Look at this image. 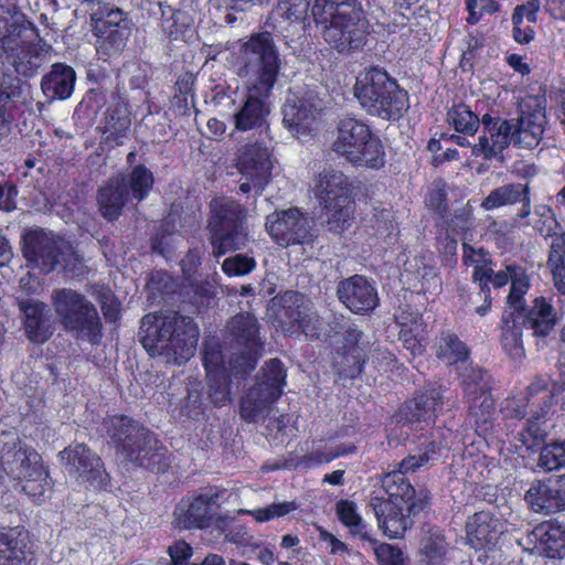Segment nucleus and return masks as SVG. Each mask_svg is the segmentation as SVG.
<instances>
[{
  "label": "nucleus",
  "instance_id": "79ce46f5",
  "mask_svg": "<svg viewBox=\"0 0 565 565\" xmlns=\"http://www.w3.org/2000/svg\"><path fill=\"white\" fill-rule=\"evenodd\" d=\"M448 543L439 529H430L420 541L418 565H446Z\"/></svg>",
  "mask_w": 565,
  "mask_h": 565
},
{
  "label": "nucleus",
  "instance_id": "473e14b6",
  "mask_svg": "<svg viewBox=\"0 0 565 565\" xmlns=\"http://www.w3.org/2000/svg\"><path fill=\"white\" fill-rule=\"evenodd\" d=\"M521 204L515 217L520 221L527 218L532 212L531 188L529 183H507L490 191L480 206L492 211L507 205Z\"/></svg>",
  "mask_w": 565,
  "mask_h": 565
},
{
  "label": "nucleus",
  "instance_id": "6e6d98bb",
  "mask_svg": "<svg viewBox=\"0 0 565 565\" xmlns=\"http://www.w3.org/2000/svg\"><path fill=\"white\" fill-rule=\"evenodd\" d=\"M534 213L537 216L535 228L541 236L548 238L557 234V231L561 228V224L558 223L552 206L539 204L534 207Z\"/></svg>",
  "mask_w": 565,
  "mask_h": 565
},
{
  "label": "nucleus",
  "instance_id": "7c9ffc66",
  "mask_svg": "<svg viewBox=\"0 0 565 565\" xmlns=\"http://www.w3.org/2000/svg\"><path fill=\"white\" fill-rule=\"evenodd\" d=\"M467 543L476 551L492 550L504 532L502 521L490 511H478L466 522Z\"/></svg>",
  "mask_w": 565,
  "mask_h": 565
},
{
  "label": "nucleus",
  "instance_id": "a19ab883",
  "mask_svg": "<svg viewBox=\"0 0 565 565\" xmlns=\"http://www.w3.org/2000/svg\"><path fill=\"white\" fill-rule=\"evenodd\" d=\"M458 381L462 390V401L492 394V376L478 365L462 367L458 373Z\"/></svg>",
  "mask_w": 565,
  "mask_h": 565
},
{
  "label": "nucleus",
  "instance_id": "c9c22d12",
  "mask_svg": "<svg viewBox=\"0 0 565 565\" xmlns=\"http://www.w3.org/2000/svg\"><path fill=\"white\" fill-rule=\"evenodd\" d=\"M467 411V420L475 433L487 439L493 435L495 427L497 402L492 394L462 401Z\"/></svg>",
  "mask_w": 565,
  "mask_h": 565
},
{
  "label": "nucleus",
  "instance_id": "1a4fd4ad",
  "mask_svg": "<svg viewBox=\"0 0 565 565\" xmlns=\"http://www.w3.org/2000/svg\"><path fill=\"white\" fill-rule=\"evenodd\" d=\"M247 209L237 200L222 196L210 203L209 241L214 257L244 248L248 242Z\"/></svg>",
  "mask_w": 565,
  "mask_h": 565
},
{
  "label": "nucleus",
  "instance_id": "412c9836",
  "mask_svg": "<svg viewBox=\"0 0 565 565\" xmlns=\"http://www.w3.org/2000/svg\"><path fill=\"white\" fill-rule=\"evenodd\" d=\"M266 231L281 247L311 245L317 238L308 218L298 207L276 211L266 217Z\"/></svg>",
  "mask_w": 565,
  "mask_h": 565
},
{
  "label": "nucleus",
  "instance_id": "72a5a7b5",
  "mask_svg": "<svg viewBox=\"0 0 565 565\" xmlns=\"http://www.w3.org/2000/svg\"><path fill=\"white\" fill-rule=\"evenodd\" d=\"M522 326L536 338L550 335L558 322L557 311L545 297H536L530 307L516 316Z\"/></svg>",
  "mask_w": 565,
  "mask_h": 565
},
{
  "label": "nucleus",
  "instance_id": "a211bd4d",
  "mask_svg": "<svg viewBox=\"0 0 565 565\" xmlns=\"http://www.w3.org/2000/svg\"><path fill=\"white\" fill-rule=\"evenodd\" d=\"M273 323L285 335L299 338L316 330L310 301L296 290L279 292L270 299Z\"/></svg>",
  "mask_w": 565,
  "mask_h": 565
},
{
  "label": "nucleus",
  "instance_id": "864d4df0",
  "mask_svg": "<svg viewBox=\"0 0 565 565\" xmlns=\"http://www.w3.org/2000/svg\"><path fill=\"white\" fill-rule=\"evenodd\" d=\"M539 465L546 471L565 467V440L546 444L541 449Z\"/></svg>",
  "mask_w": 565,
  "mask_h": 565
},
{
  "label": "nucleus",
  "instance_id": "c85d7f7f",
  "mask_svg": "<svg viewBox=\"0 0 565 565\" xmlns=\"http://www.w3.org/2000/svg\"><path fill=\"white\" fill-rule=\"evenodd\" d=\"M0 565H38L34 542L23 525L0 526Z\"/></svg>",
  "mask_w": 565,
  "mask_h": 565
},
{
  "label": "nucleus",
  "instance_id": "f3484780",
  "mask_svg": "<svg viewBox=\"0 0 565 565\" xmlns=\"http://www.w3.org/2000/svg\"><path fill=\"white\" fill-rule=\"evenodd\" d=\"M225 339L231 347L239 349L233 361L237 364L235 369L254 371L265 347L262 326L256 316L242 311L231 317L225 326Z\"/></svg>",
  "mask_w": 565,
  "mask_h": 565
},
{
  "label": "nucleus",
  "instance_id": "f257e3e1",
  "mask_svg": "<svg viewBox=\"0 0 565 565\" xmlns=\"http://www.w3.org/2000/svg\"><path fill=\"white\" fill-rule=\"evenodd\" d=\"M433 438L425 437L420 441L418 454L408 455L399 463L396 470L386 473L382 480V487L387 498L373 495L370 499L379 527L390 539H398L413 526L414 519L423 512H428L431 495L428 489H416L406 477L420 467L434 460L441 448L449 449Z\"/></svg>",
  "mask_w": 565,
  "mask_h": 565
},
{
  "label": "nucleus",
  "instance_id": "6ab92c4d",
  "mask_svg": "<svg viewBox=\"0 0 565 565\" xmlns=\"http://www.w3.org/2000/svg\"><path fill=\"white\" fill-rule=\"evenodd\" d=\"M556 386L555 382L544 376H536L527 385L531 416L520 433V440L529 449L540 447L545 440V418L557 404Z\"/></svg>",
  "mask_w": 565,
  "mask_h": 565
},
{
  "label": "nucleus",
  "instance_id": "680f3d73",
  "mask_svg": "<svg viewBox=\"0 0 565 565\" xmlns=\"http://www.w3.org/2000/svg\"><path fill=\"white\" fill-rule=\"evenodd\" d=\"M374 546V555L377 562V565H405V558L403 551L390 543H377L375 540L371 539Z\"/></svg>",
  "mask_w": 565,
  "mask_h": 565
},
{
  "label": "nucleus",
  "instance_id": "b1692460",
  "mask_svg": "<svg viewBox=\"0 0 565 565\" xmlns=\"http://www.w3.org/2000/svg\"><path fill=\"white\" fill-rule=\"evenodd\" d=\"M444 387L428 383L416 390L398 409L399 420L406 424H434L444 404Z\"/></svg>",
  "mask_w": 565,
  "mask_h": 565
},
{
  "label": "nucleus",
  "instance_id": "3c124183",
  "mask_svg": "<svg viewBox=\"0 0 565 565\" xmlns=\"http://www.w3.org/2000/svg\"><path fill=\"white\" fill-rule=\"evenodd\" d=\"M512 270H514V273L516 271L518 274L511 280L507 303L512 309L511 312L518 316L519 313H522V311H524L527 307L525 305L524 296L530 289V279L523 267L513 268Z\"/></svg>",
  "mask_w": 565,
  "mask_h": 565
},
{
  "label": "nucleus",
  "instance_id": "0eeeda50",
  "mask_svg": "<svg viewBox=\"0 0 565 565\" xmlns=\"http://www.w3.org/2000/svg\"><path fill=\"white\" fill-rule=\"evenodd\" d=\"M354 96L369 115L387 121H398L409 109L408 92L377 66L358 77Z\"/></svg>",
  "mask_w": 565,
  "mask_h": 565
},
{
  "label": "nucleus",
  "instance_id": "09e8293b",
  "mask_svg": "<svg viewBox=\"0 0 565 565\" xmlns=\"http://www.w3.org/2000/svg\"><path fill=\"white\" fill-rule=\"evenodd\" d=\"M447 234L455 235L466 239L473 230V207L467 203L460 209L447 212L446 216L440 218Z\"/></svg>",
  "mask_w": 565,
  "mask_h": 565
},
{
  "label": "nucleus",
  "instance_id": "2eb2a0df",
  "mask_svg": "<svg viewBox=\"0 0 565 565\" xmlns=\"http://www.w3.org/2000/svg\"><path fill=\"white\" fill-rule=\"evenodd\" d=\"M90 26L96 54L106 62L122 54L134 23L129 13L120 8H100L90 14Z\"/></svg>",
  "mask_w": 565,
  "mask_h": 565
},
{
  "label": "nucleus",
  "instance_id": "9d476101",
  "mask_svg": "<svg viewBox=\"0 0 565 565\" xmlns=\"http://www.w3.org/2000/svg\"><path fill=\"white\" fill-rule=\"evenodd\" d=\"M315 198L330 232L341 234L353 218L355 200L350 179L340 170L323 169L316 177Z\"/></svg>",
  "mask_w": 565,
  "mask_h": 565
},
{
  "label": "nucleus",
  "instance_id": "7ed1b4c3",
  "mask_svg": "<svg viewBox=\"0 0 565 565\" xmlns=\"http://www.w3.org/2000/svg\"><path fill=\"white\" fill-rule=\"evenodd\" d=\"M100 436L117 457L154 473L170 468L162 441L142 423L125 414L107 415L100 423Z\"/></svg>",
  "mask_w": 565,
  "mask_h": 565
},
{
  "label": "nucleus",
  "instance_id": "e433bc0d",
  "mask_svg": "<svg viewBox=\"0 0 565 565\" xmlns=\"http://www.w3.org/2000/svg\"><path fill=\"white\" fill-rule=\"evenodd\" d=\"M96 199L102 216L108 222L117 221L130 199L125 179H110L98 189Z\"/></svg>",
  "mask_w": 565,
  "mask_h": 565
},
{
  "label": "nucleus",
  "instance_id": "de8ad7c7",
  "mask_svg": "<svg viewBox=\"0 0 565 565\" xmlns=\"http://www.w3.org/2000/svg\"><path fill=\"white\" fill-rule=\"evenodd\" d=\"M544 126L533 116L521 117L514 125L513 145L518 148L535 149L542 141Z\"/></svg>",
  "mask_w": 565,
  "mask_h": 565
},
{
  "label": "nucleus",
  "instance_id": "393cba45",
  "mask_svg": "<svg viewBox=\"0 0 565 565\" xmlns=\"http://www.w3.org/2000/svg\"><path fill=\"white\" fill-rule=\"evenodd\" d=\"M269 149L263 143L247 142L236 153L238 172L256 186V196L263 194L271 179L273 162Z\"/></svg>",
  "mask_w": 565,
  "mask_h": 565
},
{
  "label": "nucleus",
  "instance_id": "bb28decb",
  "mask_svg": "<svg viewBox=\"0 0 565 565\" xmlns=\"http://www.w3.org/2000/svg\"><path fill=\"white\" fill-rule=\"evenodd\" d=\"M222 491L199 493L193 497L182 498L174 510L173 524L180 530H203L212 524V507L221 498Z\"/></svg>",
  "mask_w": 565,
  "mask_h": 565
},
{
  "label": "nucleus",
  "instance_id": "c03bdc74",
  "mask_svg": "<svg viewBox=\"0 0 565 565\" xmlns=\"http://www.w3.org/2000/svg\"><path fill=\"white\" fill-rule=\"evenodd\" d=\"M446 121L457 134L471 137L481 125V118L462 102L455 103L447 110Z\"/></svg>",
  "mask_w": 565,
  "mask_h": 565
},
{
  "label": "nucleus",
  "instance_id": "ddd939ff",
  "mask_svg": "<svg viewBox=\"0 0 565 565\" xmlns=\"http://www.w3.org/2000/svg\"><path fill=\"white\" fill-rule=\"evenodd\" d=\"M287 370L284 363L277 359H269L262 366L255 384L242 397L239 413L247 423H254L257 418L276 403L284 393L286 386Z\"/></svg>",
  "mask_w": 565,
  "mask_h": 565
},
{
  "label": "nucleus",
  "instance_id": "e2e57ef3",
  "mask_svg": "<svg viewBox=\"0 0 565 565\" xmlns=\"http://www.w3.org/2000/svg\"><path fill=\"white\" fill-rule=\"evenodd\" d=\"M309 6V0H279L277 11L290 22H302Z\"/></svg>",
  "mask_w": 565,
  "mask_h": 565
},
{
  "label": "nucleus",
  "instance_id": "2f4dec72",
  "mask_svg": "<svg viewBox=\"0 0 565 565\" xmlns=\"http://www.w3.org/2000/svg\"><path fill=\"white\" fill-rule=\"evenodd\" d=\"M533 548L544 557H565V524L556 519L544 521L533 527L527 535Z\"/></svg>",
  "mask_w": 565,
  "mask_h": 565
},
{
  "label": "nucleus",
  "instance_id": "13d9d810",
  "mask_svg": "<svg viewBox=\"0 0 565 565\" xmlns=\"http://www.w3.org/2000/svg\"><path fill=\"white\" fill-rule=\"evenodd\" d=\"M356 451V447L354 445H351L345 450L331 452V451H322V450H316L308 452L299 458V460L294 465L295 468L302 467L305 469H311L315 467H319L323 463H329L335 458H339L341 456H344L347 454H352Z\"/></svg>",
  "mask_w": 565,
  "mask_h": 565
},
{
  "label": "nucleus",
  "instance_id": "a18cd8bd",
  "mask_svg": "<svg viewBox=\"0 0 565 565\" xmlns=\"http://www.w3.org/2000/svg\"><path fill=\"white\" fill-rule=\"evenodd\" d=\"M501 344L507 354L511 358H520L524 354L522 341V321L519 323L515 315L510 312L501 319Z\"/></svg>",
  "mask_w": 565,
  "mask_h": 565
},
{
  "label": "nucleus",
  "instance_id": "58836bf2",
  "mask_svg": "<svg viewBox=\"0 0 565 565\" xmlns=\"http://www.w3.org/2000/svg\"><path fill=\"white\" fill-rule=\"evenodd\" d=\"M76 82V73L70 65L55 63L51 71L43 76L41 88L46 97L61 100L71 97Z\"/></svg>",
  "mask_w": 565,
  "mask_h": 565
},
{
  "label": "nucleus",
  "instance_id": "774afa93",
  "mask_svg": "<svg viewBox=\"0 0 565 565\" xmlns=\"http://www.w3.org/2000/svg\"><path fill=\"white\" fill-rule=\"evenodd\" d=\"M427 207L439 218L448 212V194L445 188L431 189L426 196Z\"/></svg>",
  "mask_w": 565,
  "mask_h": 565
},
{
  "label": "nucleus",
  "instance_id": "a878e982",
  "mask_svg": "<svg viewBox=\"0 0 565 565\" xmlns=\"http://www.w3.org/2000/svg\"><path fill=\"white\" fill-rule=\"evenodd\" d=\"M481 125L483 134L472 146L471 153L486 160L502 158L503 151L513 143L514 125L508 119L490 114L482 116Z\"/></svg>",
  "mask_w": 565,
  "mask_h": 565
},
{
  "label": "nucleus",
  "instance_id": "aec40b11",
  "mask_svg": "<svg viewBox=\"0 0 565 565\" xmlns=\"http://www.w3.org/2000/svg\"><path fill=\"white\" fill-rule=\"evenodd\" d=\"M60 461L75 480L95 491H106L110 487V475L100 456L86 444L76 443L58 452Z\"/></svg>",
  "mask_w": 565,
  "mask_h": 565
},
{
  "label": "nucleus",
  "instance_id": "4468645a",
  "mask_svg": "<svg viewBox=\"0 0 565 565\" xmlns=\"http://www.w3.org/2000/svg\"><path fill=\"white\" fill-rule=\"evenodd\" d=\"M235 352L226 354L223 344L215 338L202 343V363L206 373L209 396L215 406L225 405L231 401L232 379H244L250 372L235 369Z\"/></svg>",
  "mask_w": 565,
  "mask_h": 565
},
{
  "label": "nucleus",
  "instance_id": "39448f33",
  "mask_svg": "<svg viewBox=\"0 0 565 565\" xmlns=\"http://www.w3.org/2000/svg\"><path fill=\"white\" fill-rule=\"evenodd\" d=\"M139 338L150 355L173 358L181 364L194 353L199 328L193 318L178 311L150 312L141 319Z\"/></svg>",
  "mask_w": 565,
  "mask_h": 565
},
{
  "label": "nucleus",
  "instance_id": "ea45409f",
  "mask_svg": "<svg viewBox=\"0 0 565 565\" xmlns=\"http://www.w3.org/2000/svg\"><path fill=\"white\" fill-rule=\"evenodd\" d=\"M284 122L298 134L310 130L321 114V108L311 98H299L292 104H286L282 108Z\"/></svg>",
  "mask_w": 565,
  "mask_h": 565
},
{
  "label": "nucleus",
  "instance_id": "bf43d9fd",
  "mask_svg": "<svg viewBox=\"0 0 565 565\" xmlns=\"http://www.w3.org/2000/svg\"><path fill=\"white\" fill-rule=\"evenodd\" d=\"M256 268V260L244 254L227 257L222 264L223 273L228 277H239L252 273Z\"/></svg>",
  "mask_w": 565,
  "mask_h": 565
},
{
  "label": "nucleus",
  "instance_id": "8fccbe9b",
  "mask_svg": "<svg viewBox=\"0 0 565 565\" xmlns=\"http://www.w3.org/2000/svg\"><path fill=\"white\" fill-rule=\"evenodd\" d=\"M335 513L339 521L347 526L353 535L359 536L363 541H371V536L366 531L367 526L358 513L354 501L340 499L335 503Z\"/></svg>",
  "mask_w": 565,
  "mask_h": 565
},
{
  "label": "nucleus",
  "instance_id": "37998d69",
  "mask_svg": "<svg viewBox=\"0 0 565 565\" xmlns=\"http://www.w3.org/2000/svg\"><path fill=\"white\" fill-rule=\"evenodd\" d=\"M436 356L448 365H455L469 360L470 350L455 332L444 330L437 342Z\"/></svg>",
  "mask_w": 565,
  "mask_h": 565
},
{
  "label": "nucleus",
  "instance_id": "9b49d317",
  "mask_svg": "<svg viewBox=\"0 0 565 565\" xmlns=\"http://www.w3.org/2000/svg\"><path fill=\"white\" fill-rule=\"evenodd\" d=\"M52 305L65 330L93 345L100 343L104 326L96 306L85 295L72 288H57L52 292Z\"/></svg>",
  "mask_w": 565,
  "mask_h": 565
},
{
  "label": "nucleus",
  "instance_id": "4c0bfd02",
  "mask_svg": "<svg viewBox=\"0 0 565 565\" xmlns=\"http://www.w3.org/2000/svg\"><path fill=\"white\" fill-rule=\"evenodd\" d=\"M557 493L555 479L536 480L531 483L524 499L535 513L552 514L563 511Z\"/></svg>",
  "mask_w": 565,
  "mask_h": 565
},
{
  "label": "nucleus",
  "instance_id": "c756f323",
  "mask_svg": "<svg viewBox=\"0 0 565 565\" xmlns=\"http://www.w3.org/2000/svg\"><path fill=\"white\" fill-rule=\"evenodd\" d=\"M18 306L26 339L33 344L47 342L55 331L47 306L40 300L30 299L20 300Z\"/></svg>",
  "mask_w": 565,
  "mask_h": 565
},
{
  "label": "nucleus",
  "instance_id": "20e7f679",
  "mask_svg": "<svg viewBox=\"0 0 565 565\" xmlns=\"http://www.w3.org/2000/svg\"><path fill=\"white\" fill-rule=\"evenodd\" d=\"M313 20L323 40L339 54L363 50L370 33L365 11L358 0H315Z\"/></svg>",
  "mask_w": 565,
  "mask_h": 565
},
{
  "label": "nucleus",
  "instance_id": "f704fd0d",
  "mask_svg": "<svg viewBox=\"0 0 565 565\" xmlns=\"http://www.w3.org/2000/svg\"><path fill=\"white\" fill-rule=\"evenodd\" d=\"M396 323L399 327L398 339L403 348L414 358L423 355L428 343L427 323L423 316L418 312L403 311L396 317Z\"/></svg>",
  "mask_w": 565,
  "mask_h": 565
},
{
  "label": "nucleus",
  "instance_id": "f03ea898",
  "mask_svg": "<svg viewBox=\"0 0 565 565\" xmlns=\"http://www.w3.org/2000/svg\"><path fill=\"white\" fill-rule=\"evenodd\" d=\"M235 65L237 75L253 77L254 84L233 115L234 127L242 132L259 129L268 121L270 107L266 99L270 96L281 70V58L271 32L252 33L243 41Z\"/></svg>",
  "mask_w": 565,
  "mask_h": 565
},
{
  "label": "nucleus",
  "instance_id": "5701e85b",
  "mask_svg": "<svg viewBox=\"0 0 565 565\" xmlns=\"http://www.w3.org/2000/svg\"><path fill=\"white\" fill-rule=\"evenodd\" d=\"M131 111L128 99L119 92L110 95V100L99 120L97 130L102 134L103 150H113L124 143L131 126Z\"/></svg>",
  "mask_w": 565,
  "mask_h": 565
},
{
  "label": "nucleus",
  "instance_id": "423d86ee",
  "mask_svg": "<svg viewBox=\"0 0 565 565\" xmlns=\"http://www.w3.org/2000/svg\"><path fill=\"white\" fill-rule=\"evenodd\" d=\"M20 250L26 266L43 275H50L58 268L70 275L83 273V255L71 241L51 230L41 226L24 228Z\"/></svg>",
  "mask_w": 565,
  "mask_h": 565
},
{
  "label": "nucleus",
  "instance_id": "338daca9",
  "mask_svg": "<svg viewBox=\"0 0 565 565\" xmlns=\"http://www.w3.org/2000/svg\"><path fill=\"white\" fill-rule=\"evenodd\" d=\"M527 407H530L527 394L524 397L513 396L504 401L502 413L505 419L521 420L525 418L527 414Z\"/></svg>",
  "mask_w": 565,
  "mask_h": 565
},
{
  "label": "nucleus",
  "instance_id": "dca6fc26",
  "mask_svg": "<svg viewBox=\"0 0 565 565\" xmlns=\"http://www.w3.org/2000/svg\"><path fill=\"white\" fill-rule=\"evenodd\" d=\"M334 333L339 335L332 354V367L342 380H355L362 375L369 360L364 332L350 320L337 322Z\"/></svg>",
  "mask_w": 565,
  "mask_h": 565
},
{
  "label": "nucleus",
  "instance_id": "052dcab7",
  "mask_svg": "<svg viewBox=\"0 0 565 565\" xmlns=\"http://www.w3.org/2000/svg\"><path fill=\"white\" fill-rule=\"evenodd\" d=\"M97 301L107 323H116L120 320L121 303L109 288L103 289L97 295Z\"/></svg>",
  "mask_w": 565,
  "mask_h": 565
},
{
  "label": "nucleus",
  "instance_id": "49530a36",
  "mask_svg": "<svg viewBox=\"0 0 565 565\" xmlns=\"http://www.w3.org/2000/svg\"><path fill=\"white\" fill-rule=\"evenodd\" d=\"M128 186L129 198L137 202H142L150 194L154 185V177L149 168L140 163L130 170L125 179Z\"/></svg>",
  "mask_w": 565,
  "mask_h": 565
},
{
  "label": "nucleus",
  "instance_id": "6e6552de",
  "mask_svg": "<svg viewBox=\"0 0 565 565\" xmlns=\"http://www.w3.org/2000/svg\"><path fill=\"white\" fill-rule=\"evenodd\" d=\"M332 150L354 167L377 171L386 163L385 146L380 136L367 120L353 115L338 120Z\"/></svg>",
  "mask_w": 565,
  "mask_h": 565
},
{
  "label": "nucleus",
  "instance_id": "0e129e2a",
  "mask_svg": "<svg viewBox=\"0 0 565 565\" xmlns=\"http://www.w3.org/2000/svg\"><path fill=\"white\" fill-rule=\"evenodd\" d=\"M296 505L294 502H280L273 503L265 508L257 509L253 512V516L257 522H268L275 518L287 515L289 512L295 510Z\"/></svg>",
  "mask_w": 565,
  "mask_h": 565
},
{
  "label": "nucleus",
  "instance_id": "5fc2aeb1",
  "mask_svg": "<svg viewBox=\"0 0 565 565\" xmlns=\"http://www.w3.org/2000/svg\"><path fill=\"white\" fill-rule=\"evenodd\" d=\"M180 416L191 420H200L205 416L204 395L202 390L191 388L180 406Z\"/></svg>",
  "mask_w": 565,
  "mask_h": 565
},
{
  "label": "nucleus",
  "instance_id": "f8f14e48",
  "mask_svg": "<svg viewBox=\"0 0 565 565\" xmlns=\"http://www.w3.org/2000/svg\"><path fill=\"white\" fill-rule=\"evenodd\" d=\"M3 471L13 480L23 482V492L41 503L54 486L42 456L31 446L19 444L8 450L0 462Z\"/></svg>",
  "mask_w": 565,
  "mask_h": 565
},
{
  "label": "nucleus",
  "instance_id": "4d7b16f0",
  "mask_svg": "<svg viewBox=\"0 0 565 565\" xmlns=\"http://www.w3.org/2000/svg\"><path fill=\"white\" fill-rule=\"evenodd\" d=\"M194 84L195 77L191 73L182 74L178 77L174 88L175 93L172 103L179 109L186 111L189 108V102H194Z\"/></svg>",
  "mask_w": 565,
  "mask_h": 565
},
{
  "label": "nucleus",
  "instance_id": "cd10ccee",
  "mask_svg": "<svg viewBox=\"0 0 565 565\" xmlns=\"http://www.w3.org/2000/svg\"><path fill=\"white\" fill-rule=\"evenodd\" d=\"M339 301L354 315H370L379 305L376 287L363 275L355 274L338 282Z\"/></svg>",
  "mask_w": 565,
  "mask_h": 565
},
{
  "label": "nucleus",
  "instance_id": "603ef678",
  "mask_svg": "<svg viewBox=\"0 0 565 565\" xmlns=\"http://www.w3.org/2000/svg\"><path fill=\"white\" fill-rule=\"evenodd\" d=\"M19 94L0 89V140L11 130V124L18 111Z\"/></svg>",
  "mask_w": 565,
  "mask_h": 565
},
{
  "label": "nucleus",
  "instance_id": "4be33fe9",
  "mask_svg": "<svg viewBox=\"0 0 565 565\" xmlns=\"http://www.w3.org/2000/svg\"><path fill=\"white\" fill-rule=\"evenodd\" d=\"M28 22L14 20L10 25V34L4 40L7 61L15 72L24 77L33 76L41 66L42 56L36 44L25 40L24 33L29 30Z\"/></svg>",
  "mask_w": 565,
  "mask_h": 565
},
{
  "label": "nucleus",
  "instance_id": "69168bd1",
  "mask_svg": "<svg viewBox=\"0 0 565 565\" xmlns=\"http://www.w3.org/2000/svg\"><path fill=\"white\" fill-rule=\"evenodd\" d=\"M540 10V0H526L513 9L511 20L521 21L522 23L526 20L530 24H535L539 20Z\"/></svg>",
  "mask_w": 565,
  "mask_h": 565
}]
</instances>
